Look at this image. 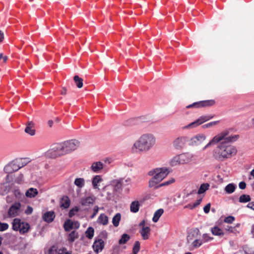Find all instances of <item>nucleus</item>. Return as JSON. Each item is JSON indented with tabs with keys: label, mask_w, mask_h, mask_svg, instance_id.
Wrapping results in <instances>:
<instances>
[{
	"label": "nucleus",
	"mask_w": 254,
	"mask_h": 254,
	"mask_svg": "<svg viewBox=\"0 0 254 254\" xmlns=\"http://www.w3.org/2000/svg\"><path fill=\"white\" fill-rule=\"evenodd\" d=\"M240 189L244 190L246 188V184L245 182H241L239 184Z\"/></svg>",
	"instance_id": "6e6d98bb"
},
{
	"label": "nucleus",
	"mask_w": 254,
	"mask_h": 254,
	"mask_svg": "<svg viewBox=\"0 0 254 254\" xmlns=\"http://www.w3.org/2000/svg\"><path fill=\"white\" fill-rule=\"evenodd\" d=\"M164 212V210L163 209H159L155 211V212L154 214L153 217L152 218V221L154 222H157L159 218L161 217V216L162 215V214Z\"/></svg>",
	"instance_id": "bb28decb"
},
{
	"label": "nucleus",
	"mask_w": 254,
	"mask_h": 254,
	"mask_svg": "<svg viewBox=\"0 0 254 254\" xmlns=\"http://www.w3.org/2000/svg\"><path fill=\"white\" fill-rule=\"evenodd\" d=\"M140 245L138 241H136L134 244L132 249L133 253L137 254L140 250Z\"/></svg>",
	"instance_id": "ea45409f"
},
{
	"label": "nucleus",
	"mask_w": 254,
	"mask_h": 254,
	"mask_svg": "<svg viewBox=\"0 0 254 254\" xmlns=\"http://www.w3.org/2000/svg\"><path fill=\"white\" fill-rule=\"evenodd\" d=\"M46 156L47 157L50 158H56L59 157L58 155V154L56 153V152L53 150L52 148L47 151L46 153Z\"/></svg>",
	"instance_id": "2f4dec72"
},
{
	"label": "nucleus",
	"mask_w": 254,
	"mask_h": 254,
	"mask_svg": "<svg viewBox=\"0 0 254 254\" xmlns=\"http://www.w3.org/2000/svg\"><path fill=\"white\" fill-rule=\"evenodd\" d=\"M21 204L19 202H15L13 204L8 211V215L10 217H14L19 214V210L21 207Z\"/></svg>",
	"instance_id": "1a4fd4ad"
},
{
	"label": "nucleus",
	"mask_w": 254,
	"mask_h": 254,
	"mask_svg": "<svg viewBox=\"0 0 254 254\" xmlns=\"http://www.w3.org/2000/svg\"><path fill=\"white\" fill-rule=\"evenodd\" d=\"M23 181V175L22 174H20L18 175V176L15 179V182L18 184H21Z\"/></svg>",
	"instance_id": "603ef678"
},
{
	"label": "nucleus",
	"mask_w": 254,
	"mask_h": 254,
	"mask_svg": "<svg viewBox=\"0 0 254 254\" xmlns=\"http://www.w3.org/2000/svg\"><path fill=\"white\" fill-rule=\"evenodd\" d=\"M48 124L49 127H51L53 125V121L52 120H49L48 122Z\"/></svg>",
	"instance_id": "338daca9"
},
{
	"label": "nucleus",
	"mask_w": 254,
	"mask_h": 254,
	"mask_svg": "<svg viewBox=\"0 0 254 254\" xmlns=\"http://www.w3.org/2000/svg\"><path fill=\"white\" fill-rule=\"evenodd\" d=\"M97 222L99 224L107 225L109 222L108 217L104 213H102L99 216Z\"/></svg>",
	"instance_id": "6ab92c4d"
},
{
	"label": "nucleus",
	"mask_w": 254,
	"mask_h": 254,
	"mask_svg": "<svg viewBox=\"0 0 254 254\" xmlns=\"http://www.w3.org/2000/svg\"><path fill=\"white\" fill-rule=\"evenodd\" d=\"M120 182H121V185H122L123 187H125V186H127V185H128L129 184H130V182H131V180L130 178H127V179H125V178H123V179H120Z\"/></svg>",
	"instance_id": "79ce46f5"
},
{
	"label": "nucleus",
	"mask_w": 254,
	"mask_h": 254,
	"mask_svg": "<svg viewBox=\"0 0 254 254\" xmlns=\"http://www.w3.org/2000/svg\"><path fill=\"white\" fill-rule=\"evenodd\" d=\"M3 38V33L0 30V42L2 41Z\"/></svg>",
	"instance_id": "69168bd1"
},
{
	"label": "nucleus",
	"mask_w": 254,
	"mask_h": 254,
	"mask_svg": "<svg viewBox=\"0 0 254 254\" xmlns=\"http://www.w3.org/2000/svg\"><path fill=\"white\" fill-rule=\"evenodd\" d=\"M52 148L59 157L65 155L62 142L54 144Z\"/></svg>",
	"instance_id": "4468645a"
},
{
	"label": "nucleus",
	"mask_w": 254,
	"mask_h": 254,
	"mask_svg": "<svg viewBox=\"0 0 254 254\" xmlns=\"http://www.w3.org/2000/svg\"><path fill=\"white\" fill-rule=\"evenodd\" d=\"M226 230L229 231V232L233 233L234 234H236L238 232L235 227L232 226H228L226 228Z\"/></svg>",
	"instance_id": "3c124183"
},
{
	"label": "nucleus",
	"mask_w": 254,
	"mask_h": 254,
	"mask_svg": "<svg viewBox=\"0 0 254 254\" xmlns=\"http://www.w3.org/2000/svg\"><path fill=\"white\" fill-rule=\"evenodd\" d=\"M73 225H74L73 227H74L75 228H78L79 227V223L78 222H76L73 223Z\"/></svg>",
	"instance_id": "774afa93"
},
{
	"label": "nucleus",
	"mask_w": 254,
	"mask_h": 254,
	"mask_svg": "<svg viewBox=\"0 0 254 254\" xmlns=\"http://www.w3.org/2000/svg\"><path fill=\"white\" fill-rule=\"evenodd\" d=\"M65 154L75 150L79 146V142L76 139H71L62 142Z\"/></svg>",
	"instance_id": "423d86ee"
},
{
	"label": "nucleus",
	"mask_w": 254,
	"mask_h": 254,
	"mask_svg": "<svg viewBox=\"0 0 254 254\" xmlns=\"http://www.w3.org/2000/svg\"><path fill=\"white\" fill-rule=\"evenodd\" d=\"M236 189L235 184L231 183L227 185L225 188V191L228 194L233 193Z\"/></svg>",
	"instance_id": "c85d7f7f"
},
{
	"label": "nucleus",
	"mask_w": 254,
	"mask_h": 254,
	"mask_svg": "<svg viewBox=\"0 0 254 254\" xmlns=\"http://www.w3.org/2000/svg\"><path fill=\"white\" fill-rule=\"evenodd\" d=\"M247 207L254 210V202L249 203Z\"/></svg>",
	"instance_id": "680f3d73"
},
{
	"label": "nucleus",
	"mask_w": 254,
	"mask_h": 254,
	"mask_svg": "<svg viewBox=\"0 0 254 254\" xmlns=\"http://www.w3.org/2000/svg\"><path fill=\"white\" fill-rule=\"evenodd\" d=\"M229 131L224 130L217 135H215L207 143L203 149L208 147L216 144H220L214 150L213 156L217 161L222 162L230 159L235 156L237 152L236 147L230 143L237 140L239 138L238 135H233L228 136Z\"/></svg>",
	"instance_id": "f257e3e1"
},
{
	"label": "nucleus",
	"mask_w": 254,
	"mask_h": 254,
	"mask_svg": "<svg viewBox=\"0 0 254 254\" xmlns=\"http://www.w3.org/2000/svg\"><path fill=\"white\" fill-rule=\"evenodd\" d=\"M130 239V236L128 234H124L120 240L119 244L120 245L125 244Z\"/></svg>",
	"instance_id": "72a5a7b5"
},
{
	"label": "nucleus",
	"mask_w": 254,
	"mask_h": 254,
	"mask_svg": "<svg viewBox=\"0 0 254 254\" xmlns=\"http://www.w3.org/2000/svg\"><path fill=\"white\" fill-rule=\"evenodd\" d=\"M64 227L65 231H70L73 228V222L69 219L65 221Z\"/></svg>",
	"instance_id": "5701e85b"
},
{
	"label": "nucleus",
	"mask_w": 254,
	"mask_h": 254,
	"mask_svg": "<svg viewBox=\"0 0 254 254\" xmlns=\"http://www.w3.org/2000/svg\"><path fill=\"white\" fill-rule=\"evenodd\" d=\"M213 239V237H210L207 234H203L202 235V242L206 243L211 241Z\"/></svg>",
	"instance_id": "c03bdc74"
},
{
	"label": "nucleus",
	"mask_w": 254,
	"mask_h": 254,
	"mask_svg": "<svg viewBox=\"0 0 254 254\" xmlns=\"http://www.w3.org/2000/svg\"><path fill=\"white\" fill-rule=\"evenodd\" d=\"M203 244L202 241L198 239L194 240L191 243L192 249H196L199 247Z\"/></svg>",
	"instance_id": "58836bf2"
},
{
	"label": "nucleus",
	"mask_w": 254,
	"mask_h": 254,
	"mask_svg": "<svg viewBox=\"0 0 254 254\" xmlns=\"http://www.w3.org/2000/svg\"><path fill=\"white\" fill-rule=\"evenodd\" d=\"M33 212V208L32 207L30 206H28L27 207V209L25 211V213L27 215H30Z\"/></svg>",
	"instance_id": "5fc2aeb1"
},
{
	"label": "nucleus",
	"mask_w": 254,
	"mask_h": 254,
	"mask_svg": "<svg viewBox=\"0 0 254 254\" xmlns=\"http://www.w3.org/2000/svg\"><path fill=\"white\" fill-rule=\"evenodd\" d=\"M187 141L188 138L186 137H179L173 141V146L177 149H182L185 146Z\"/></svg>",
	"instance_id": "9d476101"
},
{
	"label": "nucleus",
	"mask_w": 254,
	"mask_h": 254,
	"mask_svg": "<svg viewBox=\"0 0 254 254\" xmlns=\"http://www.w3.org/2000/svg\"><path fill=\"white\" fill-rule=\"evenodd\" d=\"M94 233V229L91 227H89V228H87V230L86 231L85 234L86 237L88 239H91L93 237Z\"/></svg>",
	"instance_id": "e433bc0d"
},
{
	"label": "nucleus",
	"mask_w": 254,
	"mask_h": 254,
	"mask_svg": "<svg viewBox=\"0 0 254 254\" xmlns=\"http://www.w3.org/2000/svg\"><path fill=\"white\" fill-rule=\"evenodd\" d=\"M55 217V214L54 211H48L45 213L43 215V219L48 223L52 222Z\"/></svg>",
	"instance_id": "dca6fc26"
},
{
	"label": "nucleus",
	"mask_w": 254,
	"mask_h": 254,
	"mask_svg": "<svg viewBox=\"0 0 254 254\" xmlns=\"http://www.w3.org/2000/svg\"><path fill=\"white\" fill-rule=\"evenodd\" d=\"M103 168V164L100 161L94 162L91 166L92 170L96 173H98Z\"/></svg>",
	"instance_id": "aec40b11"
},
{
	"label": "nucleus",
	"mask_w": 254,
	"mask_h": 254,
	"mask_svg": "<svg viewBox=\"0 0 254 254\" xmlns=\"http://www.w3.org/2000/svg\"><path fill=\"white\" fill-rule=\"evenodd\" d=\"M235 217L232 216H229L226 217L224 220V222L227 223L231 224L235 220Z\"/></svg>",
	"instance_id": "de8ad7c7"
},
{
	"label": "nucleus",
	"mask_w": 254,
	"mask_h": 254,
	"mask_svg": "<svg viewBox=\"0 0 254 254\" xmlns=\"http://www.w3.org/2000/svg\"><path fill=\"white\" fill-rule=\"evenodd\" d=\"M98 211V207L97 206H96L94 208V213L92 216V217H94L97 213Z\"/></svg>",
	"instance_id": "052dcab7"
},
{
	"label": "nucleus",
	"mask_w": 254,
	"mask_h": 254,
	"mask_svg": "<svg viewBox=\"0 0 254 254\" xmlns=\"http://www.w3.org/2000/svg\"><path fill=\"white\" fill-rule=\"evenodd\" d=\"M194 208H195V207L194 206L193 204H192L191 203L188 204L186 205V206H185V207H184V208H189L190 209H193Z\"/></svg>",
	"instance_id": "13d9d810"
},
{
	"label": "nucleus",
	"mask_w": 254,
	"mask_h": 254,
	"mask_svg": "<svg viewBox=\"0 0 254 254\" xmlns=\"http://www.w3.org/2000/svg\"><path fill=\"white\" fill-rule=\"evenodd\" d=\"M211 231L212 234L215 236H222L224 235L223 230L218 226L211 228Z\"/></svg>",
	"instance_id": "4be33fe9"
},
{
	"label": "nucleus",
	"mask_w": 254,
	"mask_h": 254,
	"mask_svg": "<svg viewBox=\"0 0 254 254\" xmlns=\"http://www.w3.org/2000/svg\"><path fill=\"white\" fill-rule=\"evenodd\" d=\"M78 237V233L76 231H72L70 233L68 234V240L71 242H73Z\"/></svg>",
	"instance_id": "7c9ffc66"
},
{
	"label": "nucleus",
	"mask_w": 254,
	"mask_h": 254,
	"mask_svg": "<svg viewBox=\"0 0 254 254\" xmlns=\"http://www.w3.org/2000/svg\"><path fill=\"white\" fill-rule=\"evenodd\" d=\"M12 224V229L14 231H19L21 234H24L27 233L30 229V225L28 223L22 222L19 218L13 219Z\"/></svg>",
	"instance_id": "20e7f679"
},
{
	"label": "nucleus",
	"mask_w": 254,
	"mask_h": 254,
	"mask_svg": "<svg viewBox=\"0 0 254 254\" xmlns=\"http://www.w3.org/2000/svg\"><path fill=\"white\" fill-rule=\"evenodd\" d=\"M78 211H79V208L77 206L73 207L71 210H70L69 213H68V216L70 218L72 217L75 215V214L76 212H77Z\"/></svg>",
	"instance_id": "37998d69"
},
{
	"label": "nucleus",
	"mask_w": 254,
	"mask_h": 254,
	"mask_svg": "<svg viewBox=\"0 0 254 254\" xmlns=\"http://www.w3.org/2000/svg\"><path fill=\"white\" fill-rule=\"evenodd\" d=\"M192 155L190 154L186 153L178 155L173 158L172 160V165L177 164H184L187 163L192 160Z\"/></svg>",
	"instance_id": "39448f33"
},
{
	"label": "nucleus",
	"mask_w": 254,
	"mask_h": 254,
	"mask_svg": "<svg viewBox=\"0 0 254 254\" xmlns=\"http://www.w3.org/2000/svg\"><path fill=\"white\" fill-rule=\"evenodd\" d=\"M139 226L142 228L146 227L145 226V221L144 220H143L139 224Z\"/></svg>",
	"instance_id": "e2e57ef3"
},
{
	"label": "nucleus",
	"mask_w": 254,
	"mask_h": 254,
	"mask_svg": "<svg viewBox=\"0 0 254 254\" xmlns=\"http://www.w3.org/2000/svg\"><path fill=\"white\" fill-rule=\"evenodd\" d=\"M213 118L212 116H203L200 117L199 118L195 120L194 122L189 124L188 126H186L184 128H193L198 126L200 125H201L203 123L208 121L209 120L212 119Z\"/></svg>",
	"instance_id": "6e6552de"
},
{
	"label": "nucleus",
	"mask_w": 254,
	"mask_h": 254,
	"mask_svg": "<svg viewBox=\"0 0 254 254\" xmlns=\"http://www.w3.org/2000/svg\"><path fill=\"white\" fill-rule=\"evenodd\" d=\"M139 202L138 201H132L130 206V210L131 212L136 213L139 210Z\"/></svg>",
	"instance_id": "412c9836"
},
{
	"label": "nucleus",
	"mask_w": 254,
	"mask_h": 254,
	"mask_svg": "<svg viewBox=\"0 0 254 254\" xmlns=\"http://www.w3.org/2000/svg\"><path fill=\"white\" fill-rule=\"evenodd\" d=\"M120 183L121 182L120 180H115L113 182L114 185L116 190L121 189L123 187L122 185H121Z\"/></svg>",
	"instance_id": "49530a36"
},
{
	"label": "nucleus",
	"mask_w": 254,
	"mask_h": 254,
	"mask_svg": "<svg viewBox=\"0 0 254 254\" xmlns=\"http://www.w3.org/2000/svg\"><path fill=\"white\" fill-rule=\"evenodd\" d=\"M139 232L143 240H147L149 239L150 234V228L149 227L142 228Z\"/></svg>",
	"instance_id": "a211bd4d"
},
{
	"label": "nucleus",
	"mask_w": 254,
	"mask_h": 254,
	"mask_svg": "<svg viewBox=\"0 0 254 254\" xmlns=\"http://www.w3.org/2000/svg\"><path fill=\"white\" fill-rule=\"evenodd\" d=\"M169 172L166 168H156L149 172V175L154 176L149 181V186L150 188L156 187L161 181H162L168 174Z\"/></svg>",
	"instance_id": "7ed1b4c3"
},
{
	"label": "nucleus",
	"mask_w": 254,
	"mask_h": 254,
	"mask_svg": "<svg viewBox=\"0 0 254 254\" xmlns=\"http://www.w3.org/2000/svg\"><path fill=\"white\" fill-rule=\"evenodd\" d=\"M74 184L79 188H82L85 184L84 180L83 178H76L74 182Z\"/></svg>",
	"instance_id": "f704fd0d"
},
{
	"label": "nucleus",
	"mask_w": 254,
	"mask_h": 254,
	"mask_svg": "<svg viewBox=\"0 0 254 254\" xmlns=\"http://www.w3.org/2000/svg\"><path fill=\"white\" fill-rule=\"evenodd\" d=\"M73 80L77 88H81L83 87V80L82 78L79 77L78 75H75L73 77Z\"/></svg>",
	"instance_id": "393cba45"
},
{
	"label": "nucleus",
	"mask_w": 254,
	"mask_h": 254,
	"mask_svg": "<svg viewBox=\"0 0 254 254\" xmlns=\"http://www.w3.org/2000/svg\"><path fill=\"white\" fill-rule=\"evenodd\" d=\"M174 182H175V180L173 179H171L169 181L164 182L163 183H161V184H159L158 185H157L156 187H155V189H158V188H159L160 187H162L168 186V185H170L171 184H172Z\"/></svg>",
	"instance_id": "a19ab883"
},
{
	"label": "nucleus",
	"mask_w": 254,
	"mask_h": 254,
	"mask_svg": "<svg viewBox=\"0 0 254 254\" xmlns=\"http://www.w3.org/2000/svg\"><path fill=\"white\" fill-rule=\"evenodd\" d=\"M202 198H200L198 199H197L195 203H193L194 206L195 207H197L201 202L202 201Z\"/></svg>",
	"instance_id": "4d7b16f0"
},
{
	"label": "nucleus",
	"mask_w": 254,
	"mask_h": 254,
	"mask_svg": "<svg viewBox=\"0 0 254 254\" xmlns=\"http://www.w3.org/2000/svg\"><path fill=\"white\" fill-rule=\"evenodd\" d=\"M8 228V225L7 223L0 222V231H4Z\"/></svg>",
	"instance_id": "8fccbe9b"
},
{
	"label": "nucleus",
	"mask_w": 254,
	"mask_h": 254,
	"mask_svg": "<svg viewBox=\"0 0 254 254\" xmlns=\"http://www.w3.org/2000/svg\"><path fill=\"white\" fill-rule=\"evenodd\" d=\"M102 178L99 175L95 176L92 179V185L94 189H99L98 184L102 181Z\"/></svg>",
	"instance_id": "c756f323"
},
{
	"label": "nucleus",
	"mask_w": 254,
	"mask_h": 254,
	"mask_svg": "<svg viewBox=\"0 0 254 254\" xmlns=\"http://www.w3.org/2000/svg\"><path fill=\"white\" fill-rule=\"evenodd\" d=\"M70 205V200L67 196L63 198L61 201V207L67 208Z\"/></svg>",
	"instance_id": "cd10ccee"
},
{
	"label": "nucleus",
	"mask_w": 254,
	"mask_h": 254,
	"mask_svg": "<svg viewBox=\"0 0 254 254\" xmlns=\"http://www.w3.org/2000/svg\"><path fill=\"white\" fill-rule=\"evenodd\" d=\"M66 91H67V90H66V88H65V87H63V88H62V91H61V94H62V95H65V94H66Z\"/></svg>",
	"instance_id": "0e129e2a"
},
{
	"label": "nucleus",
	"mask_w": 254,
	"mask_h": 254,
	"mask_svg": "<svg viewBox=\"0 0 254 254\" xmlns=\"http://www.w3.org/2000/svg\"><path fill=\"white\" fill-rule=\"evenodd\" d=\"M107 233L105 231H102L100 233V236L104 238H106L107 237Z\"/></svg>",
	"instance_id": "bf43d9fd"
},
{
	"label": "nucleus",
	"mask_w": 254,
	"mask_h": 254,
	"mask_svg": "<svg viewBox=\"0 0 254 254\" xmlns=\"http://www.w3.org/2000/svg\"><path fill=\"white\" fill-rule=\"evenodd\" d=\"M121 219V215L120 213H117L113 218L112 223L113 225L117 227L119 225Z\"/></svg>",
	"instance_id": "a878e982"
},
{
	"label": "nucleus",
	"mask_w": 254,
	"mask_h": 254,
	"mask_svg": "<svg viewBox=\"0 0 254 254\" xmlns=\"http://www.w3.org/2000/svg\"><path fill=\"white\" fill-rule=\"evenodd\" d=\"M209 185L208 183H203L201 185L199 190H198L197 193L199 194H202L208 190Z\"/></svg>",
	"instance_id": "473e14b6"
},
{
	"label": "nucleus",
	"mask_w": 254,
	"mask_h": 254,
	"mask_svg": "<svg viewBox=\"0 0 254 254\" xmlns=\"http://www.w3.org/2000/svg\"><path fill=\"white\" fill-rule=\"evenodd\" d=\"M205 139L206 136L204 134H197L191 138L190 144L192 145H198L201 144Z\"/></svg>",
	"instance_id": "f8f14e48"
},
{
	"label": "nucleus",
	"mask_w": 254,
	"mask_h": 254,
	"mask_svg": "<svg viewBox=\"0 0 254 254\" xmlns=\"http://www.w3.org/2000/svg\"><path fill=\"white\" fill-rule=\"evenodd\" d=\"M96 198L94 196H89L81 199L80 203L82 205L89 206L93 204L95 201Z\"/></svg>",
	"instance_id": "2eb2a0df"
},
{
	"label": "nucleus",
	"mask_w": 254,
	"mask_h": 254,
	"mask_svg": "<svg viewBox=\"0 0 254 254\" xmlns=\"http://www.w3.org/2000/svg\"><path fill=\"white\" fill-rule=\"evenodd\" d=\"M20 168L19 165L16 161V160H14L7 165H6L4 168V171L6 173H11L13 172H15L18 171Z\"/></svg>",
	"instance_id": "9b49d317"
},
{
	"label": "nucleus",
	"mask_w": 254,
	"mask_h": 254,
	"mask_svg": "<svg viewBox=\"0 0 254 254\" xmlns=\"http://www.w3.org/2000/svg\"><path fill=\"white\" fill-rule=\"evenodd\" d=\"M250 200L251 197L248 194H242L239 198V202L241 203L249 202Z\"/></svg>",
	"instance_id": "4c0bfd02"
},
{
	"label": "nucleus",
	"mask_w": 254,
	"mask_h": 254,
	"mask_svg": "<svg viewBox=\"0 0 254 254\" xmlns=\"http://www.w3.org/2000/svg\"><path fill=\"white\" fill-rule=\"evenodd\" d=\"M16 160L20 168L26 166L29 162V161H28L26 158H21L19 159H16Z\"/></svg>",
	"instance_id": "c9c22d12"
},
{
	"label": "nucleus",
	"mask_w": 254,
	"mask_h": 254,
	"mask_svg": "<svg viewBox=\"0 0 254 254\" xmlns=\"http://www.w3.org/2000/svg\"><path fill=\"white\" fill-rule=\"evenodd\" d=\"M25 132L30 135L35 134V129H34V124L32 122H28L27 124L26 127L25 128Z\"/></svg>",
	"instance_id": "f3484780"
},
{
	"label": "nucleus",
	"mask_w": 254,
	"mask_h": 254,
	"mask_svg": "<svg viewBox=\"0 0 254 254\" xmlns=\"http://www.w3.org/2000/svg\"><path fill=\"white\" fill-rule=\"evenodd\" d=\"M38 194V190L36 189L30 188L26 192V196L28 197H34Z\"/></svg>",
	"instance_id": "b1692460"
},
{
	"label": "nucleus",
	"mask_w": 254,
	"mask_h": 254,
	"mask_svg": "<svg viewBox=\"0 0 254 254\" xmlns=\"http://www.w3.org/2000/svg\"><path fill=\"white\" fill-rule=\"evenodd\" d=\"M215 104V101L213 99L203 100L198 102H194L191 104H190L186 106V108H201L210 107Z\"/></svg>",
	"instance_id": "0eeeda50"
},
{
	"label": "nucleus",
	"mask_w": 254,
	"mask_h": 254,
	"mask_svg": "<svg viewBox=\"0 0 254 254\" xmlns=\"http://www.w3.org/2000/svg\"><path fill=\"white\" fill-rule=\"evenodd\" d=\"M156 143V138L151 133L141 135L134 142L132 149L135 148L139 152H146L150 150Z\"/></svg>",
	"instance_id": "f03ea898"
},
{
	"label": "nucleus",
	"mask_w": 254,
	"mask_h": 254,
	"mask_svg": "<svg viewBox=\"0 0 254 254\" xmlns=\"http://www.w3.org/2000/svg\"><path fill=\"white\" fill-rule=\"evenodd\" d=\"M211 204L210 203H207L203 208L204 212L205 213H208L210 209Z\"/></svg>",
	"instance_id": "864d4df0"
},
{
	"label": "nucleus",
	"mask_w": 254,
	"mask_h": 254,
	"mask_svg": "<svg viewBox=\"0 0 254 254\" xmlns=\"http://www.w3.org/2000/svg\"><path fill=\"white\" fill-rule=\"evenodd\" d=\"M104 242L102 239H99L95 240L93 245L95 252L98 253L99 251H102L104 248Z\"/></svg>",
	"instance_id": "ddd939ff"
},
{
	"label": "nucleus",
	"mask_w": 254,
	"mask_h": 254,
	"mask_svg": "<svg viewBox=\"0 0 254 254\" xmlns=\"http://www.w3.org/2000/svg\"><path fill=\"white\" fill-rule=\"evenodd\" d=\"M219 122V121H214V122H210L208 124L203 125L202 127L203 128L210 127H211L212 126L217 125Z\"/></svg>",
	"instance_id": "a18cd8bd"
},
{
	"label": "nucleus",
	"mask_w": 254,
	"mask_h": 254,
	"mask_svg": "<svg viewBox=\"0 0 254 254\" xmlns=\"http://www.w3.org/2000/svg\"><path fill=\"white\" fill-rule=\"evenodd\" d=\"M57 254H71L69 252L67 251V249L65 248H62L59 249L57 252Z\"/></svg>",
	"instance_id": "09e8293b"
}]
</instances>
